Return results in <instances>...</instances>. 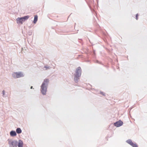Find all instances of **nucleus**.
<instances>
[{
	"mask_svg": "<svg viewBox=\"0 0 147 147\" xmlns=\"http://www.w3.org/2000/svg\"><path fill=\"white\" fill-rule=\"evenodd\" d=\"M7 141L9 147H23V142L21 140L18 141L13 139H8Z\"/></svg>",
	"mask_w": 147,
	"mask_h": 147,
	"instance_id": "1",
	"label": "nucleus"
},
{
	"mask_svg": "<svg viewBox=\"0 0 147 147\" xmlns=\"http://www.w3.org/2000/svg\"><path fill=\"white\" fill-rule=\"evenodd\" d=\"M49 82V80L48 79H45L44 80L40 86V91L42 94L44 95L46 94Z\"/></svg>",
	"mask_w": 147,
	"mask_h": 147,
	"instance_id": "2",
	"label": "nucleus"
},
{
	"mask_svg": "<svg viewBox=\"0 0 147 147\" xmlns=\"http://www.w3.org/2000/svg\"><path fill=\"white\" fill-rule=\"evenodd\" d=\"M29 18L28 16H25L24 17L18 18L16 19V22L18 24H22L25 21L27 20Z\"/></svg>",
	"mask_w": 147,
	"mask_h": 147,
	"instance_id": "3",
	"label": "nucleus"
},
{
	"mask_svg": "<svg viewBox=\"0 0 147 147\" xmlns=\"http://www.w3.org/2000/svg\"><path fill=\"white\" fill-rule=\"evenodd\" d=\"M12 76L14 78H17L24 77V74L21 71L16 72L12 73Z\"/></svg>",
	"mask_w": 147,
	"mask_h": 147,
	"instance_id": "4",
	"label": "nucleus"
},
{
	"mask_svg": "<svg viewBox=\"0 0 147 147\" xmlns=\"http://www.w3.org/2000/svg\"><path fill=\"white\" fill-rule=\"evenodd\" d=\"M126 142L133 147H138V146L136 143H134L131 140H128Z\"/></svg>",
	"mask_w": 147,
	"mask_h": 147,
	"instance_id": "5",
	"label": "nucleus"
},
{
	"mask_svg": "<svg viewBox=\"0 0 147 147\" xmlns=\"http://www.w3.org/2000/svg\"><path fill=\"white\" fill-rule=\"evenodd\" d=\"M81 74V68L80 67H78L76 70V74L75 75L80 76Z\"/></svg>",
	"mask_w": 147,
	"mask_h": 147,
	"instance_id": "6",
	"label": "nucleus"
},
{
	"mask_svg": "<svg viewBox=\"0 0 147 147\" xmlns=\"http://www.w3.org/2000/svg\"><path fill=\"white\" fill-rule=\"evenodd\" d=\"M123 124V122L121 120H119L114 123L115 126L117 127H119L121 126Z\"/></svg>",
	"mask_w": 147,
	"mask_h": 147,
	"instance_id": "7",
	"label": "nucleus"
},
{
	"mask_svg": "<svg viewBox=\"0 0 147 147\" xmlns=\"http://www.w3.org/2000/svg\"><path fill=\"white\" fill-rule=\"evenodd\" d=\"M10 134L11 136H14L16 135V133L15 131H11Z\"/></svg>",
	"mask_w": 147,
	"mask_h": 147,
	"instance_id": "8",
	"label": "nucleus"
},
{
	"mask_svg": "<svg viewBox=\"0 0 147 147\" xmlns=\"http://www.w3.org/2000/svg\"><path fill=\"white\" fill-rule=\"evenodd\" d=\"M80 76H77L75 75L74 80L76 83H77L78 82Z\"/></svg>",
	"mask_w": 147,
	"mask_h": 147,
	"instance_id": "9",
	"label": "nucleus"
},
{
	"mask_svg": "<svg viewBox=\"0 0 147 147\" xmlns=\"http://www.w3.org/2000/svg\"><path fill=\"white\" fill-rule=\"evenodd\" d=\"M22 131L20 128H18L16 129V132L18 134H20L22 133Z\"/></svg>",
	"mask_w": 147,
	"mask_h": 147,
	"instance_id": "10",
	"label": "nucleus"
},
{
	"mask_svg": "<svg viewBox=\"0 0 147 147\" xmlns=\"http://www.w3.org/2000/svg\"><path fill=\"white\" fill-rule=\"evenodd\" d=\"M2 96L3 97H6L7 96V95L6 94L5 91V90H3L2 91Z\"/></svg>",
	"mask_w": 147,
	"mask_h": 147,
	"instance_id": "11",
	"label": "nucleus"
},
{
	"mask_svg": "<svg viewBox=\"0 0 147 147\" xmlns=\"http://www.w3.org/2000/svg\"><path fill=\"white\" fill-rule=\"evenodd\" d=\"M38 20V16L37 15H36L34 16V19L33 21V23L34 24H35L36 23L37 21Z\"/></svg>",
	"mask_w": 147,
	"mask_h": 147,
	"instance_id": "12",
	"label": "nucleus"
},
{
	"mask_svg": "<svg viewBox=\"0 0 147 147\" xmlns=\"http://www.w3.org/2000/svg\"><path fill=\"white\" fill-rule=\"evenodd\" d=\"M44 68H45V69H44V70H47V69H50V67L49 66H45L44 67Z\"/></svg>",
	"mask_w": 147,
	"mask_h": 147,
	"instance_id": "13",
	"label": "nucleus"
},
{
	"mask_svg": "<svg viewBox=\"0 0 147 147\" xmlns=\"http://www.w3.org/2000/svg\"><path fill=\"white\" fill-rule=\"evenodd\" d=\"M138 14H137L136 15V19L137 20H138Z\"/></svg>",
	"mask_w": 147,
	"mask_h": 147,
	"instance_id": "14",
	"label": "nucleus"
},
{
	"mask_svg": "<svg viewBox=\"0 0 147 147\" xmlns=\"http://www.w3.org/2000/svg\"><path fill=\"white\" fill-rule=\"evenodd\" d=\"M100 94L103 95H105V93L102 92H101Z\"/></svg>",
	"mask_w": 147,
	"mask_h": 147,
	"instance_id": "15",
	"label": "nucleus"
},
{
	"mask_svg": "<svg viewBox=\"0 0 147 147\" xmlns=\"http://www.w3.org/2000/svg\"><path fill=\"white\" fill-rule=\"evenodd\" d=\"M31 89H32L33 88V87L32 86H31L30 87Z\"/></svg>",
	"mask_w": 147,
	"mask_h": 147,
	"instance_id": "16",
	"label": "nucleus"
}]
</instances>
